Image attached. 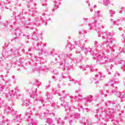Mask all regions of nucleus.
I'll return each instance as SVG.
<instances>
[{"instance_id": "f257e3e1", "label": "nucleus", "mask_w": 125, "mask_h": 125, "mask_svg": "<svg viewBox=\"0 0 125 125\" xmlns=\"http://www.w3.org/2000/svg\"><path fill=\"white\" fill-rule=\"evenodd\" d=\"M80 118V115L78 113H71L70 116H67L64 117V120H68L69 123H73V119H78Z\"/></svg>"}, {"instance_id": "f03ea898", "label": "nucleus", "mask_w": 125, "mask_h": 125, "mask_svg": "<svg viewBox=\"0 0 125 125\" xmlns=\"http://www.w3.org/2000/svg\"><path fill=\"white\" fill-rule=\"evenodd\" d=\"M5 96L6 97V98H8L9 99V100H11V99H12L13 98V97H14L15 95L13 94H6L5 95Z\"/></svg>"}, {"instance_id": "7ed1b4c3", "label": "nucleus", "mask_w": 125, "mask_h": 125, "mask_svg": "<svg viewBox=\"0 0 125 125\" xmlns=\"http://www.w3.org/2000/svg\"><path fill=\"white\" fill-rule=\"evenodd\" d=\"M46 122L49 125H54L52 124V119L51 118H47Z\"/></svg>"}, {"instance_id": "20e7f679", "label": "nucleus", "mask_w": 125, "mask_h": 125, "mask_svg": "<svg viewBox=\"0 0 125 125\" xmlns=\"http://www.w3.org/2000/svg\"><path fill=\"white\" fill-rule=\"evenodd\" d=\"M57 124L60 125H64V121L61 120V119L59 118L57 121Z\"/></svg>"}, {"instance_id": "39448f33", "label": "nucleus", "mask_w": 125, "mask_h": 125, "mask_svg": "<svg viewBox=\"0 0 125 125\" xmlns=\"http://www.w3.org/2000/svg\"><path fill=\"white\" fill-rule=\"evenodd\" d=\"M10 113H12V115H16V111H13V109L10 108Z\"/></svg>"}, {"instance_id": "423d86ee", "label": "nucleus", "mask_w": 125, "mask_h": 125, "mask_svg": "<svg viewBox=\"0 0 125 125\" xmlns=\"http://www.w3.org/2000/svg\"><path fill=\"white\" fill-rule=\"evenodd\" d=\"M103 2H104V5H107V4H108V3H109V0H103Z\"/></svg>"}, {"instance_id": "0eeeda50", "label": "nucleus", "mask_w": 125, "mask_h": 125, "mask_svg": "<svg viewBox=\"0 0 125 125\" xmlns=\"http://www.w3.org/2000/svg\"><path fill=\"white\" fill-rule=\"evenodd\" d=\"M83 125H91V123L87 121L86 122H84L83 123Z\"/></svg>"}, {"instance_id": "6e6552de", "label": "nucleus", "mask_w": 125, "mask_h": 125, "mask_svg": "<svg viewBox=\"0 0 125 125\" xmlns=\"http://www.w3.org/2000/svg\"><path fill=\"white\" fill-rule=\"evenodd\" d=\"M46 96H47V99H48V100H49L50 99H52V97L49 94L46 95Z\"/></svg>"}, {"instance_id": "1a4fd4ad", "label": "nucleus", "mask_w": 125, "mask_h": 125, "mask_svg": "<svg viewBox=\"0 0 125 125\" xmlns=\"http://www.w3.org/2000/svg\"><path fill=\"white\" fill-rule=\"evenodd\" d=\"M30 96L31 98H35V95L34 94H31L30 95Z\"/></svg>"}, {"instance_id": "9d476101", "label": "nucleus", "mask_w": 125, "mask_h": 125, "mask_svg": "<svg viewBox=\"0 0 125 125\" xmlns=\"http://www.w3.org/2000/svg\"><path fill=\"white\" fill-rule=\"evenodd\" d=\"M106 115H108V116H111L112 115V114H111V113H110V112H107L106 113Z\"/></svg>"}, {"instance_id": "9b49d317", "label": "nucleus", "mask_w": 125, "mask_h": 125, "mask_svg": "<svg viewBox=\"0 0 125 125\" xmlns=\"http://www.w3.org/2000/svg\"><path fill=\"white\" fill-rule=\"evenodd\" d=\"M110 13L112 14H115V11H110Z\"/></svg>"}, {"instance_id": "f8f14e48", "label": "nucleus", "mask_w": 125, "mask_h": 125, "mask_svg": "<svg viewBox=\"0 0 125 125\" xmlns=\"http://www.w3.org/2000/svg\"><path fill=\"white\" fill-rule=\"evenodd\" d=\"M121 96H122V95H120L119 96V98H121Z\"/></svg>"}, {"instance_id": "ddd939ff", "label": "nucleus", "mask_w": 125, "mask_h": 125, "mask_svg": "<svg viewBox=\"0 0 125 125\" xmlns=\"http://www.w3.org/2000/svg\"><path fill=\"white\" fill-rule=\"evenodd\" d=\"M119 30H122V28H121V27L119 28Z\"/></svg>"}, {"instance_id": "4468645a", "label": "nucleus", "mask_w": 125, "mask_h": 125, "mask_svg": "<svg viewBox=\"0 0 125 125\" xmlns=\"http://www.w3.org/2000/svg\"><path fill=\"white\" fill-rule=\"evenodd\" d=\"M122 95V96H125V95H124V94H123V95Z\"/></svg>"}, {"instance_id": "2eb2a0df", "label": "nucleus", "mask_w": 125, "mask_h": 125, "mask_svg": "<svg viewBox=\"0 0 125 125\" xmlns=\"http://www.w3.org/2000/svg\"><path fill=\"white\" fill-rule=\"evenodd\" d=\"M61 106H63V104H61Z\"/></svg>"}, {"instance_id": "dca6fc26", "label": "nucleus", "mask_w": 125, "mask_h": 125, "mask_svg": "<svg viewBox=\"0 0 125 125\" xmlns=\"http://www.w3.org/2000/svg\"><path fill=\"white\" fill-rule=\"evenodd\" d=\"M17 118H18V116H16Z\"/></svg>"}, {"instance_id": "f3484780", "label": "nucleus", "mask_w": 125, "mask_h": 125, "mask_svg": "<svg viewBox=\"0 0 125 125\" xmlns=\"http://www.w3.org/2000/svg\"><path fill=\"white\" fill-rule=\"evenodd\" d=\"M97 117H98V115H97Z\"/></svg>"}]
</instances>
